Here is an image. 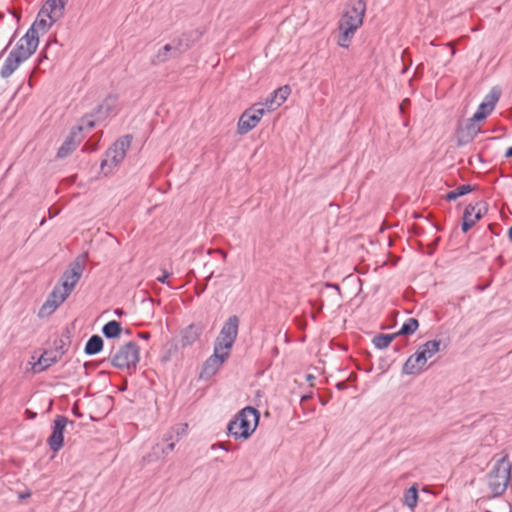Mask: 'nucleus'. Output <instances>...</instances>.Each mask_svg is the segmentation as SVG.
<instances>
[{
    "mask_svg": "<svg viewBox=\"0 0 512 512\" xmlns=\"http://www.w3.org/2000/svg\"><path fill=\"white\" fill-rule=\"evenodd\" d=\"M366 12V2L364 0H351L347 9L342 15L339 24L338 45L348 48L355 32L363 23Z\"/></svg>",
    "mask_w": 512,
    "mask_h": 512,
    "instance_id": "f257e3e1",
    "label": "nucleus"
},
{
    "mask_svg": "<svg viewBox=\"0 0 512 512\" xmlns=\"http://www.w3.org/2000/svg\"><path fill=\"white\" fill-rule=\"evenodd\" d=\"M259 412L253 407L243 408L228 424V433L235 439H247L255 431L259 422Z\"/></svg>",
    "mask_w": 512,
    "mask_h": 512,
    "instance_id": "f03ea898",
    "label": "nucleus"
},
{
    "mask_svg": "<svg viewBox=\"0 0 512 512\" xmlns=\"http://www.w3.org/2000/svg\"><path fill=\"white\" fill-rule=\"evenodd\" d=\"M510 478L511 465L508 456L505 455L495 463L487 476L488 487L493 497H499L506 491Z\"/></svg>",
    "mask_w": 512,
    "mask_h": 512,
    "instance_id": "7ed1b4c3",
    "label": "nucleus"
},
{
    "mask_svg": "<svg viewBox=\"0 0 512 512\" xmlns=\"http://www.w3.org/2000/svg\"><path fill=\"white\" fill-rule=\"evenodd\" d=\"M239 329V318L236 315L230 316L223 324L219 335L217 336L214 349L215 352L228 353L237 339Z\"/></svg>",
    "mask_w": 512,
    "mask_h": 512,
    "instance_id": "20e7f679",
    "label": "nucleus"
},
{
    "mask_svg": "<svg viewBox=\"0 0 512 512\" xmlns=\"http://www.w3.org/2000/svg\"><path fill=\"white\" fill-rule=\"evenodd\" d=\"M139 362V348L135 342H128L120 346L111 355V364L118 369H134Z\"/></svg>",
    "mask_w": 512,
    "mask_h": 512,
    "instance_id": "39448f33",
    "label": "nucleus"
},
{
    "mask_svg": "<svg viewBox=\"0 0 512 512\" xmlns=\"http://www.w3.org/2000/svg\"><path fill=\"white\" fill-rule=\"evenodd\" d=\"M131 141L132 136L125 135L119 138L114 145L107 150L106 158L101 162V169L105 174H108L113 167H116L123 161L131 145Z\"/></svg>",
    "mask_w": 512,
    "mask_h": 512,
    "instance_id": "423d86ee",
    "label": "nucleus"
},
{
    "mask_svg": "<svg viewBox=\"0 0 512 512\" xmlns=\"http://www.w3.org/2000/svg\"><path fill=\"white\" fill-rule=\"evenodd\" d=\"M38 43V35L34 29H28L11 51L26 61L36 51Z\"/></svg>",
    "mask_w": 512,
    "mask_h": 512,
    "instance_id": "0eeeda50",
    "label": "nucleus"
},
{
    "mask_svg": "<svg viewBox=\"0 0 512 512\" xmlns=\"http://www.w3.org/2000/svg\"><path fill=\"white\" fill-rule=\"evenodd\" d=\"M69 295L70 294L66 290H63L61 286H56L40 308L39 316L45 317L51 315Z\"/></svg>",
    "mask_w": 512,
    "mask_h": 512,
    "instance_id": "6e6552de",
    "label": "nucleus"
},
{
    "mask_svg": "<svg viewBox=\"0 0 512 512\" xmlns=\"http://www.w3.org/2000/svg\"><path fill=\"white\" fill-rule=\"evenodd\" d=\"M68 423V419L63 415L56 416L54 420L52 433L47 440L49 447L54 452H58L63 447L64 429ZM70 424H73V422L70 421Z\"/></svg>",
    "mask_w": 512,
    "mask_h": 512,
    "instance_id": "1a4fd4ad",
    "label": "nucleus"
},
{
    "mask_svg": "<svg viewBox=\"0 0 512 512\" xmlns=\"http://www.w3.org/2000/svg\"><path fill=\"white\" fill-rule=\"evenodd\" d=\"M486 212V207L483 202H476L475 204H469L466 206L463 218H462V231L468 232L475 223L480 220L483 214Z\"/></svg>",
    "mask_w": 512,
    "mask_h": 512,
    "instance_id": "9d476101",
    "label": "nucleus"
},
{
    "mask_svg": "<svg viewBox=\"0 0 512 512\" xmlns=\"http://www.w3.org/2000/svg\"><path fill=\"white\" fill-rule=\"evenodd\" d=\"M84 266L79 261H74L70 264L69 268L63 273L61 277V287L69 294L73 291L76 284L79 282Z\"/></svg>",
    "mask_w": 512,
    "mask_h": 512,
    "instance_id": "9b49d317",
    "label": "nucleus"
},
{
    "mask_svg": "<svg viewBox=\"0 0 512 512\" xmlns=\"http://www.w3.org/2000/svg\"><path fill=\"white\" fill-rule=\"evenodd\" d=\"M67 1L47 0L39 12V17L46 16L51 22H56L62 17Z\"/></svg>",
    "mask_w": 512,
    "mask_h": 512,
    "instance_id": "f8f14e48",
    "label": "nucleus"
},
{
    "mask_svg": "<svg viewBox=\"0 0 512 512\" xmlns=\"http://www.w3.org/2000/svg\"><path fill=\"white\" fill-rule=\"evenodd\" d=\"M83 130L82 126L74 127L64 143L58 149L57 156L58 158H65L69 154H71L79 145L82 140L81 132Z\"/></svg>",
    "mask_w": 512,
    "mask_h": 512,
    "instance_id": "ddd939ff",
    "label": "nucleus"
},
{
    "mask_svg": "<svg viewBox=\"0 0 512 512\" xmlns=\"http://www.w3.org/2000/svg\"><path fill=\"white\" fill-rule=\"evenodd\" d=\"M427 358L424 356V353H421L419 349L411 355L403 365L402 372L406 375H415L420 373L426 362Z\"/></svg>",
    "mask_w": 512,
    "mask_h": 512,
    "instance_id": "4468645a",
    "label": "nucleus"
},
{
    "mask_svg": "<svg viewBox=\"0 0 512 512\" xmlns=\"http://www.w3.org/2000/svg\"><path fill=\"white\" fill-rule=\"evenodd\" d=\"M228 357H229L228 353H223V352L216 353L214 350L213 354L204 363L201 376L202 377L213 376L219 370V368L223 365V363L227 360Z\"/></svg>",
    "mask_w": 512,
    "mask_h": 512,
    "instance_id": "2eb2a0df",
    "label": "nucleus"
},
{
    "mask_svg": "<svg viewBox=\"0 0 512 512\" xmlns=\"http://www.w3.org/2000/svg\"><path fill=\"white\" fill-rule=\"evenodd\" d=\"M201 33L199 31H191L188 33H183L177 39L172 41L173 46L175 47L176 54L182 55L186 52L190 47L199 40Z\"/></svg>",
    "mask_w": 512,
    "mask_h": 512,
    "instance_id": "dca6fc26",
    "label": "nucleus"
},
{
    "mask_svg": "<svg viewBox=\"0 0 512 512\" xmlns=\"http://www.w3.org/2000/svg\"><path fill=\"white\" fill-rule=\"evenodd\" d=\"M63 352L55 349V350H49L45 351L38 361L33 365V370L36 373L42 372L58 362L62 356Z\"/></svg>",
    "mask_w": 512,
    "mask_h": 512,
    "instance_id": "f3484780",
    "label": "nucleus"
},
{
    "mask_svg": "<svg viewBox=\"0 0 512 512\" xmlns=\"http://www.w3.org/2000/svg\"><path fill=\"white\" fill-rule=\"evenodd\" d=\"M291 89L288 85L276 89L265 101V106L269 112L276 110L288 98Z\"/></svg>",
    "mask_w": 512,
    "mask_h": 512,
    "instance_id": "a211bd4d",
    "label": "nucleus"
},
{
    "mask_svg": "<svg viewBox=\"0 0 512 512\" xmlns=\"http://www.w3.org/2000/svg\"><path fill=\"white\" fill-rule=\"evenodd\" d=\"M118 104L116 96H108L97 108L95 112L96 120L101 121L106 119L110 114L115 113Z\"/></svg>",
    "mask_w": 512,
    "mask_h": 512,
    "instance_id": "6ab92c4d",
    "label": "nucleus"
},
{
    "mask_svg": "<svg viewBox=\"0 0 512 512\" xmlns=\"http://www.w3.org/2000/svg\"><path fill=\"white\" fill-rule=\"evenodd\" d=\"M202 334V327L198 325L191 324L182 330L180 335V344L181 346L188 347L193 345L196 341H198L200 335Z\"/></svg>",
    "mask_w": 512,
    "mask_h": 512,
    "instance_id": "aec40b11",
    "label": "nucleus"
},
{
    "mask_svg": "<svg viewBox=\"0 0 512 512\" xmlns=\"http://www.w3.org/2000/svg\"><path fill=\"white\" fill-rule=\"evenodd\" d=\"M477 121H473L472 118L469 120L464 127H462L458 132V141L460 145L466 144L474 139V137L480 133L481 128L476 123Z\"/></svg>",
    "mask_w": 512,
    "mask_h": 512,
    "instance_id": "412c9836",
    "label": "nucleus"
},
{
    "mask_svg": "<svg viewBox=\"0 0 512 512\" xmlns=\"http://www.w3.org/2000/svg\"><path fill=\"white\" fill-rule=\"evenodd\" d=\"M179 54H176L175 47L172 42L164 45L152 58L151 63L153 65H159L167 62L171 58L179 57Z\"/></svg>",
    "mask_w": 512,
    "mask_h": 512,
    "instance_id": "4be33fe9",
    "label": "nucleus"
},
{
    "mask_svg": "<svg viewBox=\"0 0 512 512\" xmlns=\"http://www.w3.org/2000/svg\"><path fill=\"white\" fill-rule=\"evenodd\" d=\"M22 62H24V60L11 51L8 57L6 58L5 63L0 71L1 77H10Z\"/></svg>",
    "mask_w": 512,
    "mask_h": 512,
    "instance_id": "5701e85b",
    "label": "nucleus"
},
{
    "mask_svg": "<svg viewBox=\"0 0 512 512\" xmlns=\"http://www.w3.org/2000/svg\"><path fill=\"white\" fill-rule=\"evenodd\" d=\"M259 121L256 116L252 115L248 109L241 115L238 121V133L241 135L247 134L257 126Z\"/></svg>",
    "mask_w": 512,
    "mask_h": 512,
    "instance_id": "b1692460",
    "label": "nucleus"
},
{
    "mask_svg": "<svg viewBox=\"0 0 512 512\" xmlns=\"http://www.w3.org/2000/svg\"><path fill=\"white\" fill-rule=\"evenodd\" d=\"M103 349V339L99 335H93L89 338L85 345V353L87 355H95Z\"/></svg>",
    "mask_w": 512,
    "mask_h": 512,
    "instance_id": "393cba45",
    "label": "nucleus"
},
{
    "mask_svg": "<svg viewBox=\"0 0 512 512\" xmlns=\"http://www.w3.org/2000/svg\"><path fill=\"white\" fill-rule=\"evenodd\" d=\"M102 332L106 338H117L122 332L121 323L115 320L109 321L103 326Z\"/></svg>",
    "mask_w": 512,
    "mask_h": 512,
    "instance_id": "a878e982",
    "label": "nucleus"
},
{
    "mask_svg": "<svg viewBox=\"0 0 512 512\" xmlns=\"http://www.w3.org/2000/svg\"><path fill=\"white\" fill-rule=\"evenodd\" d=\"M440 350V341L430 340L419 347V351L424 353L427 359L432 358Z\"/></svg>",
    "mask_w": 512,
    "mask_h": 512,
    "instance_id": "bb28decb",
    "label": "nucleus"
},
{
    "mask_svg": "<svg viewBox=\"0 0 512 512\" xmlns=\"http://www.w3.org/2000/svg\"><path fill=\"white\" fill-rule=\"evenodd\" d=\"M500 90L497 88H493L485 97L484 101L481 103L482 108H488L489 110H494L496 103L500 98Z\"/></svg>",
    "mask_w": 512,
    "mask_h": 512,
    "instance_id": "cd10ccee",
    "label": "nucleus"
},
{
    "mask_svg": "<svg viewBox=\"0 0 512 512\" xmlns=\"http://www.w3.org/2000/svg\"><path fill=\"white\" fill-rule=\"evenodd\" d=\"M397 336V334H378L376 335L372 342L374 346L378 349H385L387 348L390 343L394 340V338Z\"/></svg>",
    "mask_w": 512,
    "mask_h": 512,
    "instance_id": "c85d7f7f",
    "label": "nucleus"
},
{
    "mask_svg": "<svg viewBox=\"0 0 512 512\" xmlns=\"http://www.w3.org/2000/svg\"><path fill=\"white\" fill-rule=\"evenodd\" d=\"M473 190L472 186L469 184L461 185L457 187L456 189L450 191L446 195V199L448 201L456 200L458 197L466 195L470 193Z\"/></svg>",
    "mask_w": 512,
    "mask_h": 512,
    "instance_id": "c756f323",
    "label": "nucleus"
},
{
    "mask_svg": "<svg viewBox=\"0 0 512 512\" xmlns=\"http://www.w3.org/2000/svg\"><path fill=\"white\" fill-rule=\"evenodd\" d=\"M419 326L418 320L415 318H409L405 321V323L402 325L399 332H397L398 335H410L413 334Z\"/></svg>",
    "mask_w": 512,
    "mask_h": 512,
    "instance_id": "7c9ffc66",
    "label": "nucleus"
},
{
    "mask_svg": "<svg viewBox=\"0 0 512 512\" xmlns=\"http://www.w3.org/2000/svg\"><path fill=\"white\" fill-rule=\"evenodd\" d=\"M46 16H42L37 18V20L33 23V25L29 29H34V32L39 36V31H42L43 33L46 32V30L52 26L54 22H49L46 20Z\"/></svg>",
    "mask_w": 512,
    "mask_h": 512,
    "instance_id": "2f4dec72",
    "label": "nucleus"
},
{
    "mask_svg": "<svg viewBox=\"0 0 512 512\" xmlns=\"http://www.w3.org/2000/svg\"><path fill=\"white\" fill-rule=\"evenodd\" d=\"M405 504L413 509L417 505L418 501V492L415 487H411L407 490L405 497H404Z\"/></svg>",
    "mask_w": 512,
    "mask_h": 512,
    "instance_id": "473e14b6",
    "label": "nucleus"
},
{
    "mask_svg": "<svg viewBox=\"0 0 512 512\" xmlns=\"http://www.w3.org/2000/svg\"><path fill=\"white\" fill-rule=\"evenodd\" d=\"M250 112H252V115L256 116L257 120L260 121L262 116L269 112L267 110V107L265 106V103H257L253 105L251 108L248 109Z\"/></svg>",
    "mask_w": 512,
    "mask_h": 512,
    "instance_id": "72a5a7b5",
    "label": "nucleus"
},
{
    "mask_svg": "<svg viewBox=\"0 0 512 512\" xmlns=\"http://www.w3.org/2000/svg\"><path fill=\"white\" fill-rule=\"evenodd\" d=\"M188 425L186 423H179L175 426L171 427L170 433H173L176 437V441H179V439L186 435L187 433Z\"/></svg>",
    "mask_w": 512,
    "mask_h": 512,
    "instance_id": "f704fd0d",
    "label": "nucleus"
},
{
    "mask_svg": "<svg viewBox=\"0 0 512 512\" xmlns=\"http://www.w3.org/2000/svg\"><path fill=\"white\" fill-rule=\"evenodd\" d=\"M492 110H489L488 108H482V104L479 105L477 111L472 116L473 121H482L484 120L488 115H490Z\"/></svg>",
    "mask_w": 512,
    "mask_h": 512,
    "instance_id": "c9c22d12",
    "label": "nucleus"
},
{
    "mask_svg": "<svg viewBox=\"0 0 512 512\" xmlns=\"http://www.w3.org/2000/svg\"><path fill=\"white\" fill-rule=\"evenodd\" d=\"M83 129H92L95 126V121L89 119H83V123L80 125Z\"/></svg>",
    "mask_w": 512,
    "mask_h": 512,
    "instance_id": "e433bc0d",
    "label": "nucleus"
},
{
    "mask_svg": "<svg viewBox=\"0 0 512 512\" xmlns=\"http://www.w3.org/2000/svg\"><path fill=\"white\" fill-rule=\"evenodd\" d=\"M170 276V273L166 272L165 270L163 271V274L159 277H157V281L163 283V284H169L168 282V278Z\"/></svg>",
    "mask_w": 512,
    "mask_h": 512,
    "instance_id": "4c0bfd02",
    "label": "nucleus"
},
{
    "mask_svg": "<svg viewBox=\"0 0 512 512\" xmlns=\"http://www.w3.org/2000/svg\"><path fill=\"white\" fill-rule=\"evenodd\" d=\"M164 441H167V442H175L176 441V437L173 433H170V430L164 435Z\"/></svg>",
    "mask_w": 512,
    "mask_h": 512,
    "instance_id": "58836bf2",
    "label": "nucleus"
},
{
    "mask_svg": "<svg viewBox=\"0 0 512 512\" xmlns=\"http://www.w3.org/2000/svg\"><path fill=\"white\" fill-rule=\"evenodd\" d=\"M25 414L27 415V418L28 419H34L36 417V413L35 412H32L30 410H26L25 411Z\"/></svg>",
    "mask_w": 512,
    "mask_h": 512,
    "instance_id": "ea45409f",
    "label": "nucleus"
},
{
    "mask_svg": "<svg viewBox=\"0 0 512 512\" xmlns=\"http://www.w3.org/2000/svg\"><path fill=\"white\" fill-rule=\"evenodd\" d=\"M505 157L512 158V146L506 150Z\"/></svg>",
    "mask_w": 512,
    "mask_h": 512,
    "instance_id": "a19ab883",
    "label": "nucleus"
},
{
    "mask_svg": "<svg viewBox=\"0 0 512 512\" xmlns=\"http://www.w3.org/2000/svg\"><path fill=\"white\" fill-rule=\"evenodd\" d=\"M139 336L142 338V339H149L150 338V334L147 333V332H144V333H140Z\"/></svg>",
    "mask_w": 512,
    "mask_h": 512,
    "instance_id": "79ce46f5",
    "label": "nucleus"
},
{
    "mask_svg": "<svg viewBox=\"0 0 512 512\" xmlns=\"http://www.w3.org/2000/svg\"><path fill=\"white\" fill-rule=\"evenodd\" d=\"M327 287H330L332 289H336L338 292H340V288L337 284H327Z\"/></svg>",
    "mask_w": 512,
    "mask_h": 512,
    "instance_id": "37998d69",
    "label": "nucleus"
},
{
    "mask_svg": "<svg viewBox=\"0 0 512 512\" xmlns=\"http://www.w3.org/2000/svg\"><path fill=\"white\" fill-rule=\"evenodd\" d=\"M174 447H175V442H170V443L168 444V447H167V448H168V450H169V451H172V450L174 449Z\"/></svg>",
    "mask_w": 512,
    "mask_h": 512,
    "instance_id": "c03bdc74",
    "label": "nucleus"
},
{
    "mask_svg": "<svg viewBox=\"0 0 512 512\" xmlns=\"http://www.w3.org/2000/svg\"><path fill=\"white\" fill-rule=\"evenodd\" d=\"M508 237H509V240L512 242V226L508 230Z\"/></svg>",
    "mask_w": 512,
    "mask_h": 512,
    "instance_id": "a18cd8bd",
    "label": "nucleus"
},
{
    "mask_svg": "<svg viewBox=\"0 0 512 512\" xmlns=\"http://www.w3.org/2000/svg\"><path fill=\"white\" fill-rule=\"evenodd\" d=\"M308 398H309V396H307V395H306V396H303V397H302V401H305V400H307Z\"/></svg>",
    "mask_w": 512,
    "mask_h": 512,
    "instance_id": "49530a36",
    "label": "nucleus"
},
{
    "mask_svg": "<svg viewBox=\"0 0 512 512\" xmlns=\"http://www.w3.org/2000/svg\"><path fill=\"white\" fill-rule=\"evenodd\" d=\"M343 386H344V383H339V384H338V387H339V388H342Z\"/></svg>",
    "mask_w": 512,
    "mask_h": 512,
    "instance_id": "de8ad7c7",
    "label": "nucleus"
}]
</instances>
